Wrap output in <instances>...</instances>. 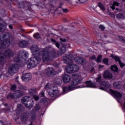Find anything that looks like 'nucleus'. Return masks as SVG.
Here are the masks:
<instances>
[{
  "label": "nucleus",
  "mask_w": 125,
  "mask_h": 125,
  "mask_svg": "<svg viewBox=\"0 0 125 125\" xmlns=\"http://www.w3.org/2000/svg\"><path fill=\"white\" fill-rule=\"evenodd\" d=\"M50 85V83H47L45 87H44V88L46 89V88H48V87H49V86Z\"/></svg>",
  "instance_id": "c03bdc74"
},
{
  "label": "nucleus",
  "mask_w": 125,
  "mask_h": 125,
  "mask_svg": "<svg viewBox=\"0 0 125 125\" xmlns=\"http://www.w3.org/2000/svg\"><path fill=\"white\" fill-rule=\"evenodd\" d=\"M29 93L30 95H34V94H36V89H30L29 90Z\"/></svg>",
  "instance_id": "a878e982"
},
{
  "label": "nucleus",
  "mask_w": 125,
  "mask_h": 125,
  "mask_svg": "<svg viewBox=\"0 0 125 125\" xmlns=\"http://www.w3.org/2000/svg\"><path fill=\"white\" fill-rule=\"evenodd\" d=\"M13 55H14V54L11 50H6L3 54H2V52H0V65H4V64H5V57L10 58V57H12ZM3 56H5V57Z\"/></svg>",
  "instance_id": "39448f33"
},
{
  "label": "nucleus",
  "mask_w": 125,
  "mask_h": 125,
  "mask_svg": "<svg viewBox=\"0 0 125 125\" xmlns=\"http://www.w3.org/2000/svg\"><path fill=\"white\" fill-rule=\"evenodd\" d=\"M98 67H99V69H101L102 68H103V67H104V66L102 65H99L98 66Z\"/></svg>",
  "instance_id": "49530a36"
},
{
  "label": "nucleus",
  "mask_w": 125,
  "mask_h": 125,
  "mask_svg": "<svg viewBox=\"0 0 125 125\" xmlns=\"http://www.w3.org/2000/svg\"><path fill=\"white\" fill-rule=\"evenodd\" d=\"M98 6L103 10V11H105V6L101 2L98 3Z\"/></svg>",
  "instance_id": "cd10ccee"
},
{
  "label": "nucleus",
  "mask_w": 125,
  "mask_h": 125,
  "mask_svg": "<svg viewBox=\"0 0 125 125\" xmlns=\"http://www.w3.org/2000/svg\"><path fill=\"white\" fill-rule=\"evenodd\" d=\"M30 49L35 58H31L27 63L28 69L35 68L38 64H40V62L42 61V58H41L42 55L43 62H48L52 61L53 58L55 57L56 53L55 50L50 47L45 48L43 49H40L37 45H33Z\"/></svg>",
  "instance_id": "f257e3e1"
},
{
  "label": "nucleus",
  "mask_w": 125,
  "mask_h": 125,
  "mask_svg": "<svg viewBox=\"0 0 125 125\" xmlns=\"http://www.w3.org/2000/svg\"><path fill=\"white\" fill-rule=\"evenodd\" d=\"M17 110L19 112H22V111H24L25 108L21 104H19L17 105Z\"/></svg>",
  "instance_id": "aec40b11"
},
{
  "label": "nucleus",
  "mask_w": 125,
  "mask_h": 125,
  "mask_svg": "<svg viewBox=\"0 0 125 125\" xmlns=\"http://www.w3.org/2000/svg\"><path fill=\"white\" fill-rule=\"evenodd\" d=\"M59 72V71H56L55 70L53 69L52 67H47L43 74L41 73V77H42L43 74L44 75L48 76V77H54V75H56V74H58Z\"/></svg>",
  "instance_id": "6e6552de"
},
{
  "label": "nucleus",
  "mask_w": 125,
  "mask_h": 125,
  "mask_svg": "<svg viewBox=\"0 0 125 125\" xmlns=\"http://www.w3.org/2000/svg\"><path fill=\"white\" fill-rule=\"evenodd\" d=\"M62 10L64 13H67L68 11V9H62Z\"/></svg>",
  "instance_id": "37998d69"
},
{
  "label": "nucleus",
  "mask_w": 125,
  "mask_h": 125,
  "mask_svg": "<svg viewBox=\"0 0 125 125\" xmlns=\"http://www.w3.org/2000/svg\"><path fill=\"white\" fill-rule=\"evenodd\" d=\"M23 92L21 90H17L15 92L14 94H13L11 93L8 94L7 96V99H14V98H20V97H22L23 96Z\"/></svg>",
  "instance_id": "1a4fd4ad"
},
{
  "label": "nucleus",
  "mask_w": 125,
  "mask_h": 125,
  "mask_svg": "<svg viewBox=\"0 0 125 125\" xmlns=\"http://www.w3.org/2000/svg\"><path fill=\"white\" fill-rule=\"evenodd\" d=\"M60 40H61V41H62V42H66V39H64V40H62V38H61V39H60Z\"/></svg>",
  "instance_id": "8fccbe9b"
},
{
  "label": "nucleus",
  "mask_w": 125,
  "mask_h": 125,
  "mask_svg": "<svg viewBox=\"0 0 125 125\" xmlns=\"http://www.w3.org/2000/svg\"><path fill=\"white\" fill-rule=\"evenodd\" d=\"M59 66V64H58V70L59 69V68H58Z\"/></svg>",
  "instance_id": "4d7b16f0"
},
{
  "label": "nucleus",
  "mask_w": 125,
  "mask_h": 125,
  "mask_svg": "<svg viewBox=\"0 0 125 125\" xmlns=\"http://www.w3.org/2000/svg\"><path fill=\"white\" fill-rule=\"evenodd\" d=\"M90 59L91 60H95V59H96V57L95 56V55H93L90 58Z\"/></svg>",
  "instance_id": "58836bf2"
},
{
  "label": "nucleus",
  "mask_w": 125,
  "mask_h": 125,
  "mask_svg": "<svg viewBox=\"0 0 125 125\" xmlns=\"http://www.w3.org/2000/svg\"><path fill=\"white\" fill-rule=\"evenodd\" d=\"M9 27L10 28V29H11V30H12V29L13 28L12 25H9Z\"/></svg>",
  "instance_id": "09e8293b"
},
{
  "label": "nucleus",
  "mask_w": 125,
  "mask_h": 125,
  "mask_svg": "<svg viewBox=\"0 0 125 125\" xmlns=\"http://www.w3.org/2000/svg\"><path fill=\"white\" fill-rule=\"evenodd\" d=\"M30 117H31V121H34V120L36 119V112L34 111V110H32L31 113Z\"/></svg>",
  "instance_id": "b1692460"
},
{
  "label": "nucleus",
  "mask_w": 125,
  "mask_h": 125,
  "mask_svg": "<svg viewBox=\"0 0 125 125\" xmlns=\"http://www.w3.org/2000/svg\"><path fill=\"white\" fill-rule=\"evenodd\" d=\"M18 45L20 47H22L23 48L27 47V46H28V42L25 40H22L19 42V43H18Z\"/></svg>",
  "instance_id": "2eb2a0df"
},
{
  "label": "nucleus",
  "mask_w": 125,
  "mask_h": 125,
  "mask_svg": "<svg viewBox=\"0 0 125 125\" xmlns=\"http://www.w3.org/2000/svg\"><path fill=\"white\" fill-rule=\"evenodd\" d=\"M111 70L113 71V72H118V71H119V69H118L117 65H114L111 66Z\"/></svg>",
  "instance_id": "393cba45"
},
{
  "label": "nucleus",
  "mask_w": 125,
  "mask_h": 125,
  "mask_svg": "<svg viewBox=\"0 0 125 125\" xmlns=\"http://www.w3.org/2000/svg\"><path fill=\"white\" fill-rule=\"evenodd\" d=\"M51 42H55V40L51 39Z\"/></svg>",
  "instance_id": "603ef678"
},
{
  "label": "nucleus",
  "mask_w": 125,
  "mask_h": 125,
  "mask_svg": "<svg viewBox=\"0 0 125 125\" xmlns=\"http://www.w3.org/2000/svg\"><path fill=\"white\" fill-rule=\"evenodd\" d=\"M101 84V85L104 86L106 89H108L111 87V84H110V83H109L108 82L103 81L102 82Z\"/></svg>",
  "instance_id": "dca6fc26"
},
{
  "label": "nucleus",
  "mask_w": 125,
  "mask_h": 125,
  "mask_svg": "<svg viewBox=\"0 0 125 125\" xmlns=\"http://www.w3.org/2000/svg\"><path fill=\"white\" fill-rule=\"evenodd\" d=\"M4 105L6 106H7L8 105V104H4Z\"/></svg>",
  "instance_id": "5fc2aeb1"
},
{
  "label": "nucleus",
  "mask_w": 125,
  "mask_h": 125,
  "mask_svg": "<svg viewBox=\"0 0 125 125\" xmlns=\"http://www.w3.org/2000/svg\"><path fill=\"white\" fill-rule=\"evenodd\" d=\"M31 79H32V75L30 73L23 74L21 77L23 82H29Z\"/></svg>",
  "instance_id": "9b49d317"
},
{
  "label": "nucleus",
  "mask_w": 125,
  "mask_h": 125,
  "mask_svg": "<svg viewBox=\"0 0 125 125\" xmlns=\"http://www.w3.org/2000/svg\"><path fill=\"white\" fill-rule=\"evenodd\" d=\"M5 35H0V49L10 46L11 42L8 39H5Z\"/></svg>",
  "instance_id": "423d86ee"
},
{
  "label": "nucleus",
  "mask_w": 125,
  "mask_h": 125,
  "mask_svg": "<svg viewBox=\"0 0 125 125\" xmlns=\"http://www.w3.org/2000/svg\"><path fill=\"white\" fill-rule=\"evenodd\" d=\"M56 83L57 84H61L62 83V79L58 78L56 81Z\"/></svg>",
  "instance_id": "473e14b6"
},
{
  "label": "nucleus",
  "mask_w": 125,
  "mask_h": 125,
  "mask_svg": "<svg viewBox=\"0 0 125 125\" xmlns=\"http://www.w3.org/2000/svg\"><path fill=\"white\" fill-rule=\"evenodd\" d=\"M103 62L104 64L105 65H107V66H109V59L107 58H104L103 60Z\"/></svg>",
  "instance_id": "c756f323"
},
{
  "label": "nucleus",
  "mask_w": 125,
  "mask_h": 125,
  "mask_svg": "<svg viewBox=\"0 0 125 125\" xmlns=\"http://www.w3.org/2000/svg\"><path fill=\"white\" fill-rule=\"evenodd\" d=\"M21 103L29 109H31L34 106V101L31 97L28 96H25L21 100Z\"/></svg>",
  "instance_id": "0eeeda50"
},
{
  "label": "nucleus",
  "mask_w": 125,
  "mask_h": 125,
  "mask_svg": "<svg viewBox=\"0 0 125 125\" xmlns=\"http://www.w3.org/2000/svg\"><path fill=\"white\" fill-rule=\"evenodd\" d=\"M96 61V62H98L99 63H101V62H102V55H99L97 58Z\"/></svg>",
  "instance_id": "c85d7f7f"
},
{
  "label": "nucleus",
  "mask_w": 125,
  "mask_h": 125,
  "mask_svg": "<svg viewBox=\"0 0 125 125\" xmlns=\"http://www.w3.org/2000/svg\"><path fill=\"white\" fill-rule=\"evenodd\" d=\"M11 89H12V90H13L14 91V90H15V89H16V85L14 84V85H12L11 87Z\"/></svg>",
  "instance_id": "f704fd0d"
},
{
  "label": "nucleus",
  "mask_w": 125,
  "mask_h": 125,
  "mask_svg": "<svg viewBox=\"0 0 125 125\" xmlns=\"http://www.w3.org/2000/svg\"><path fill=\"white\" fill-rule=\"evenodd\" d=\"M49 1H50V2H53V1H54V0H49Z\"/></svg>",
  "instance_id": "864d4df0"
},
{
  "label": "nucleus",
  "mask_w": 125,
  "mask_h": 125,
  "mask_svg": "<svg viewBox=\"0 0 125 125\" xmlns=\"http://www.w3.org/2000/svg\"><path fill=\"white\" fill-rule=\"evenodd\" d=\"M110 57L114 59V60H115L116 62H118L119 63L121 62V60H120V57H119L117 56H114V55H111L110 56Z\"/></svg>",
  "instance_id": "4be33fe9"
},
{
  "label": "nucleus",
  "mask_w": 125,
  "mask_h": 125,
  "mask_svg": "<svg viewBox=\"0 0 125 125\" xmlns=\"http://www.w3.org/2000/svg\"><path fill=\"white\" fill-rule=\"evenodd\" d=\"M95 81L96 83H98L101 84V83H102V77L101 76V75H99L98 77L95 78Z\"/></svg>",
  "instance_id": "6ab92c4d"
},
{
  "label": "nucleus",
  "mask_w": 125,
  "mask_h": 125,
  "mask_svg": "<svg viewBox=\"0 0 125 125\" xmlns=\"http://www.w3.org/2000/svg\"><path fill=\"white\" fill-rule=\"evenodd\" d=\"M33 37L35 39H36V40H38L41 38V36L40 35V33H36L34 34Z\"/></svg>",
  "instance_id": "7c9ffc66"
},
{
  "label": "nucleus",
  "mask_w": 125,
  "mask_h": 125,
  "mask_svg": "<svg viewBox=\"0 0 125 125\" xmlns=\"http://www.w3.org/2000/svg\"><path fill=\"white\" fill-rule=\"evenodd\" d=\"M34 109L33 110L35 112V111H39L40 109H41V105L39 104H37L36 105L34 106Z\"/></svg>",
  "instance_id": "bb28decb"
},
{
  "label": "nucleus",
  "mask_w": 125,
  "mask_h": 125,
  "mask_svg": "<svg viewBox=\"0 0 125 125\" xmlns=\"http://www.w3.org/2000/svg\"><path fill=\"white\" fill-rule=\"evenodd\" d=\"M109 92L111 93L112 95L118 100H120L122 97H123V95L119 92L114 91L112 89H109Z\"/></svg>",
  "instance_id": "9d476101"
},
{
  "label": "nucleus",
  "mask_w": 125,
  "mask_h": 125,
  "mask_svg": "<svg viewBox=\"0 0 125 125\" xmlns=\"http://www.w3.org/2000/svg\"><path fill=\"white\" fill-rule=\"evenodd\" d=\"M117 19H125V12L119 13L116 15Z\"/></svg>",
  "instance_id": "a211bd4d"
},
{
  "label": "nucleus",
  "mask_w": 125,
  "mask_h": 125,
  "mask_svg": "<svg viewBox=\"0 0 125 125\" xmlns=\"http://www.w3.org/2000/svg\"><path fill=\"white\" fill-rule=\"evenodd\" d=\"M62 61L65 64L68 65L65 68L66 72L68 74H72L74 72H77L79 69V66L73 63V61H75L78 64L83 66V68L85 71H88L85 68V66H86V60L83 58L76 57L74 58V56L72 54L65 55L62 57Z\"/></svg>",
  "instance_id": "7ed1b4c3"
},
{
  "label": "nucleus",
  "mask_w": 125,
  "mask_h": 125,
  "mask_svg": "<svg viewBox=\"0 0 125 125\" xmlns=\"http://www.w3.org/2000/svg\"><path fill=\"white\" fill-rule=\"evenodd\" d=\"M103 77L104 79H112L113 75L108 70H105L104 72Z\"/></svg>",
  "instance_id": "4468645a"
},
{
  "label": "nucleus",
  "mask_w": 125,
  "mask_h": 125,
  "mask_svg": "<svg viewBox=\"0 0 125 125\" xmlns=\"http://www.w3.org/2000/svg\"><path fill=\"white\" fill-rule=\"evenodd\" d=\"M55 45L58 48H59V47H60V43H59V42H56Z\"/></svg>",
  "instance_id": "a19ab883"
},
{
  "label": "nucleus",
  "mask_w": 125,
  "mask_h": 125,
  "mask_svg": "<svg viewBox=\"0 0 125 125\" xmlns=\"http://www.w3.org/2000/svg\"><path fill=\"white\" fill-rule=\"evenodd\" d=\"M116 10H119V9L116 8Z\"/></svg>",
  "instance_id": "13d9d810"
},
{
  "label": "nucleus",
  "mask_w": 125,
  "mask_h": 125,
  "mask_svg": "<svg viewBox=\"0 0 125 125\" xmlns=\"http://www.w3.org/2000/svg\"><path fill=\"white\" fill-rule=\"evenodd\" d=\"M41 97H44V92H42L40 94Z\"/></svg>",
  "instance_id": "a18cd8bd"
},
{
  "label": "nucleus",
  "mask_w": 125,
  "mask_h": 125,
  "mask_svg": "<svg viewBox=\"0 0 125 125\" xmlns=\"http://www.w3.org/2000/svg\"><path fill=\"white\" fill-rule=\"evenodd\" d=\"M33 97L35 99V100H36V101H38V100H39V96H38L37 95H34L33 96Z\"/></svg>",
  "instance_id": "c9c22d12"
},
{
  "label": "nucleus",
  "mask_w": 125,
  "mask_h": 125,
  "mask_svg": "<svg viewBox=\"0 0 125 125\" xmlns=\"http://www.w3.org/2000/svg\"><path fill=\"white\" fill-rule=\"evenodd\" d=\"M29 116H30V114H27V113H22L21 114V121H27L28 119H29Z\"/></svg>",
  "instance_id": "f3484780"
},
{
  "label": "nucleus",
  "mask_w": 125,
  "mask_h": 125,
  "mask_svg": "<svg viewBox=\"0 0 125 125\" xmlns=\"http://www.w3.org/2000/svg\"><path fill=\"white\" fill-rule=\"evenodd\" d=\"M86 74L85 73L73 74V81L71 83V84L68 86H64L63 87L62 90L63 93L72 91V90L77 89V88H83V87H92L94 88V87H95V83H91L90 81H86L85 83H83V85L77 86V84L82 83V81L84 78H86Z\"/></svg>",
  "instance_id": "f03ea898"
},
{
  "label": "nucleus",
  "mask_w": 125,
  "mask_h": 125,
  "mask_svg": "<svg viewBox=\"0 0 125 125\" xmlns=\"http://www.w3.org/2000/svg\"><path fill=\"white\" fill-rule=\"evenodd\" d=\"M119 63L120 66V67H121V68H123V67H125V64L124 63H123V62H121Z\"/></svg>",
  "instance_id": "ea45409f"
},
{
  "label": "nucleus",
  "mask_w": 125,
  "mask_h": 125,
  "mask_svg": "<svg viewBox=\"0 0 125 125\" xmlns=\"http://www.w3.org/2000/svg\"><path fill=\"white\" fill-rule=\"evenodd\" d=\"M120 5V3L117 1H114L113 2V4L111 6V8L113 9V10H115V6H119Z\"/></svg>",
  "instance_id": "412c9836"
},
{
  "label": "nucleus",
  "mask_w": 125,
  "mask_h": 125,
  "mask_svg": "<svg viewBox=\"0 0 125 125\" xmlns=\"http://www.w3.org/2000/svg\"><path fill=\"white\" fill-rule=\"evenodd\" d=\"M124 0V1H125V0Z\"/></svg>",
  "instance_id": "052dcab7"
},
{
  "label": "nucleus",
  "mask_w": 125,
  "mask_h": 125,
  "mask_svg": "<svg viewBox=\"0 0 125 125\" xmlns=\"http://www.w3.org/2000/svg\"><path fill=\"white\" fill-rule=\"evenodd\" d=\"M80 2L83 3V2H85V1H87L88 0H78Z\"/></svg>",
  "instance_id": "79ce46f5"
},
{
  "label": "nucleus",
  "mask_w": 125,
  "mask_h": 125,
  "mask_svg": "<svg viewBox=\"0 0 125 125\" xmlns=\"http://www.w3.org/2000/svg\"><path fill=\"white\" fill-rule=\"evenodd\" d=\"M113 85L115 88H121V85L118 84L117 82L113 83Z\"/></svg>",
  "instance_id": "2f4dec72"
},
{
  "label": "nucleus",
  "mask_w": 125,
  "mask_h": 125,
  "mask_svg": "<svg viewBox=\"0 0 125 125\" xmlns=\"http://www.w3.org/2000/svg\"><path fill=\"white\" fill-rule=\"evenodd\" d=\"M62 79L63 83H67L71 81V76L68 74H63L62 76Z\"/></svg>",
  "instance_id": "ddd939ff"
},
{
  "label": "nucleus",
  "mask_w": 125,
  "mask_h": 125,
  "mask_svg": "<svg viewBox=\"0 0 125 125\" xmlns=\"http://www.w3.org/2000/svg\"><path fill=\"white\" fill-rule=\"evenodd\" d=\"M94 71V68L92 67L91 69V72H93Z\"/></svg>",
  "instance_id": "3c124183"
},
{
  "label": "nucleus",
  "mask_w": 125,
  "mask_h": 125,
  "mask_svg": "<svg viewBox=\"0 0 125 125\" xmlns=\"http://www.w3.org/2000/svg\"><path fill=\"white\" fill-rule=\"evenodd\" d=\"M0 20H1V17H0Z\"/></svg>",
  "instance_id": "bf43d9fd"
},
{
  "label": "nucleus",
  "mask_w": 125,
  "mask_h": 125,
  "mask_svg": "<svg viewBox=\"0 0 125 125\" xmlns=\"http://www.w3.org/2000/svg\"><path fill=\"white\" fill-rule=\"evenodd\" d=\"M62 53H65V52L66 51V47L63 46L62 47L61 50Z\"/></svg>",
  "instance_id": "72a5a7b5"
},
{
  "label": "nucleus",
  "mask_w": 125,
  "mask_h": 125,
  "mask_svg": "<svg viewBox=\"0 0 125 125\" xmlns=\"http://www.w3.org/2000/svg\"><path fill=\"white\" fill-rule=\"evenodd\" d=\"M99 28L100 29H101V30H102V31H104V30L105 29V27L103 25H100Z\"/></svg>",
  "instance_id": "e433bc0d"
},
{
  "label": "nucleus",
  "mask_w": 125,
  "mask_h": 125,
  "mask_svg": "<svg viewBox=\"0 0 125 125\" xmlns=\"http://www.w3.org/2000/svg\"><path fill=\"white\" fill-rule=\"evenodd\" d=\"M101 89H102L103 90H104V88L101 87Z\"/></svg>",
  "instance_id": "6e6d98bb"
},
{
  "label": "nucleus",
  "mask_w": 125,
  "mask_h": 125,
  "mask_svg": "<svg viewBox=\"0 0 125 125\" xmlns=\"http://www.w3.org/2000/svg\"><path fill=\"white\" fill-rule=\"evenodd\" d=\"M29 53L24 50H20L19 53V56L14 59L16 64L11 65L8 69V73L11 76H13L15 73L18 71L19 67H23L26 65V59L28 57Z\"/></svg>",
  "instance_id": "20e7f679"
},
{
  "label": "nucleus",
  "mask_w": 125,
  "mask_h": 125,
  "mask_svg": "<svg viewBox=\"0 0 125 125\" xmlns=\"http://www.w3.org/2000/svg\"><path fill=\"white\" fill-rule=\"evenodd\" d=\"M0 125H4V124H3V122L0 121Z\"/></svg>",
  "instance_id": "de8ad7c7"
},
{
  "label": "nucleus",
  "mask_w": 125,
  "mask_h": 125,
  "mask_svg": "<svg viewBox=\"0 0 125 125\" xmlns=\"http://www.w3.org/2000/svg\"><path fill=\"white\" fill-rule=\"evenodd\" d=\"M41 102L42 103H47V100H46L45 99H42L41 100Z\"/></svg>",
  "instance_id": "4c0bfd02"
},
{
  "label": "nucleus",
  "mask_w": 125,
  "mask_h": 125,
  "mask_svg": "<svg viewBox=\"0 0 125 125\" xmlns=\"http://www.w3.org/2000/svg\"><path fill=\"white\" fill-rule=\"evenodd\" d=\"M6 29V24L0 23V32L2 31H4Z\"/></svg>",
  "instance_id": "5701e85b"
},
{
  "label": "nucleus",
  "mask_w": 125,
  "mask_h": 125,
  "mask_svg": "<svg viewBox=\"0 0 125 125\" xmlns=\"http://www.w3.org/2000/svg\"><path fill=\"white\" fill-rule=\"evenodd\" d=\"M58 92V90L56 89L50 88L48 89V93L51 97H54Z\"/></svg>",
  "instance_id": "f8f14e48"
}]
</instances>
